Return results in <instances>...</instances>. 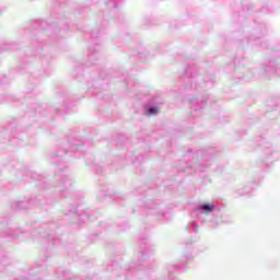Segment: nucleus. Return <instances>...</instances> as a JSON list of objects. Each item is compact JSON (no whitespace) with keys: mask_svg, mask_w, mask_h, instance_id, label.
<instances>
[{"mask_svg":"<svg viewBox=\"0 0 280 280\" xmlns=\"http://www.w3.org/2000/svg\"><path fill=\"white\" fill-rule=\"evenodd\" d=\"M149 115H156V113H159V108L158 107H151L148 110Z\"/></svg>","mask_w":280,"mask_h":280,"instance_id":"nucleus-1","label":"nucleus"},{"mask_svg":"<svg viewBox=\"0 0 280 280\" xmlns=\"http://www.w3.org/2000/svg\"><path fill=\"white\" fill-rule=\"evenodd\" d=\"M192 226L196 229V223H194Z\"/></svg>","mask_w":280,"mask_h":280,"instance_id":"nucleus-3","label":"nucleus"},{"mask_svg":"<svg viewBox=\"0 0 280 280\" xmlns=\"http://www.w3.org/2000/svg\"><path fill=\"white\" fill-rule=\"evenodd\" d=\"M202 209H203V211H209V212H211V211H213V206H211V205H203V206H202Z\"/></svg>","mask_w":280,"mask_h":280,"instance_id":"nucleus-2","label":"nucleus"}]
</instances>
